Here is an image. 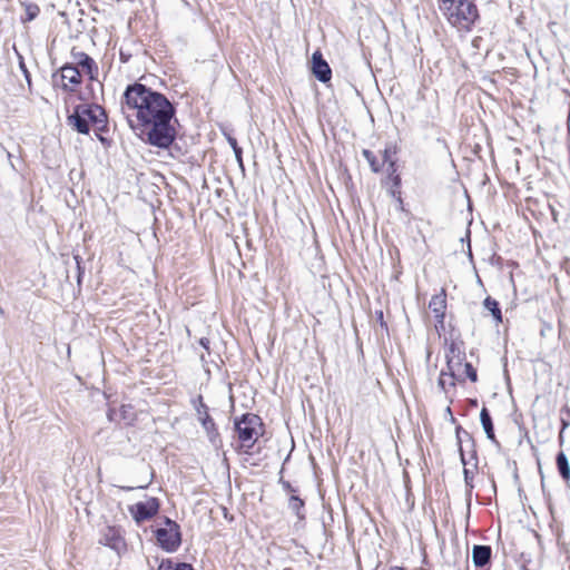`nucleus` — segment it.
Returning a JSON list of instances; mask_svg holds the SVG:
<instances>
[{
  "label": "nucleus",
  "instance_id": "1",
  "mask_svg": "<svg viewBox=\"0 0 570 570\" xmlns=\"http://www.w3.org/2000/svg\"><path fill=\"white\" fill-rule=\"evenodd\" d=\"M122 110L130 127L149 144L167 148L174 141L175 108L163 94L141 83L129 86L124 94Z\"/></svg>",
  "mask_w": 570,
  "mask_h": 570
},
{
  "label": "nucleus",
  "instance_id": "2",
  "mask_svg": "<svg viewBox=\"0 0 570 570\" xmlns=\"http://www.w3.org/2000/svg\"><path fill=\"white\" fill-rule=\"evenodd\" d=\"M439 8L448 22L460 31H470L479 19V10L471 0H441Z\"/></svg>",
  "mask_w": 570,
  "mask_h": 570
},
{
  "label": "nucleus",
  "instance_id": "3",
  "mask_svg": "<svg viewBox=\"0 0 570 570\" xmlns=\"http://www.w3.org/2000/svg\"><path fill=\"white\" fill-rule=\"evenodd\" d=\"M106 124L105 110L98 105H81L68 117V125L80 134H88L95 126L101 129Z\"/></svg>",
  "mask_w": 570,
  "mask_h": 570
},
{
  "label": "nucleus",
  "instance_id": "4",
  "mask_svg": "<svg viewBox=\"0 0 570 570\" xmlns=\"http://www.w3.org/2000/svg\"><path fill=\"white\" fill-rule=\"evenodd\" d=\"M235 430L242 448L247 452L263 434V423L256 414H244L235 421Z\"/></svg>",
  "mask_w": 570,
  "mask_h": 570
},
{
  "label": "nucleus",
  "instance_id": "5",
  "mask_svg": "<svg viewBox=\"0 0 570 570\" xmlns=\"http://www.w3.org/2000/svg\"><path fill=\"white\" fill-rule=\"evenodd\" d=\"M53 85L62 88L65 91L75 92L81 83V73L77 67L65 65L58 73L52 77Z\"/></svg>",
  "mask_w": 570,
  "mask_h": 570
},
{
  "label": "nucleus",
  "instance_id": "6",
  "mask_svg": "<svg viewBox=\"0 0 570 570\" xmlns=\"http://www.w3.org/2000/svg\"><path fill=\"white\" fill-rule=\"evenodd\" d=\"M157 541L166 551H175L180 544V533L178 525L170 521H166V527L156 531Z\"/></svg>",
  "mask_w": 570,
  "mask_h": 570
},
{
  "label": "nucleus",
  "instance_id": "7",
  "mask_svg": "<svg viewBox=\"0 0 570 570\" xmlns=\"http://www.w3.org/2000/svg\"><path fill=\"white\" fill-rule=\"evenodd\" d=\"M130 515L137 523L150 520L159 510V502L156 498H147L136 502L128 508Z\"/></svg>",
  "mask_w": 570,
  "mask_h": 570
},
{
  "label": "nucleus",
  "instance_id": "8",
  "mask_svg": "<svg viewBox=\"0 0 570 570\" xmlns=\"http://www.w3.org/2000/svg\"><path fill=\"white\" fill-rule=\"evenodd\" d=\"M100 543L114 549L118 553L125 549V541L119 529L107 527L100 538Z\"/></svg>",
  "mask_w": 570,
  "mask_h": 570
},
{
  "label": "nucleus",
  "instance_id": "9",
  "mask_svg": "<svg viewBox=\"0 0 570 570\" xmlns=\"http://www.w3.org/2000/svg\"><path fill=\"white\" fill-rule=\"evenodd\" d=\"M312 71L313 75L322 82L331 80L332 70L328 63L323 59L320 51H315L312 56Z\"/></svg>",
  "mask_w": 570,
  "mask_h": 570
},
{
  "label": "nucleus",
  "instance_id": "10",
  "mask_svg": "<svg viewBox=\"0 0 570 570\" xmlns=\"http://www.w3.org/2000/svg\"><path fill=\"white\" fill-rule=\"evenodd\" d=\"M75 62L82 68L90 80H98L99 69L95 60L85 52L76 53Z\"/></svg>",
  "mask_w": 570,
  "mask_h": 570
},
{
  "label": "nucleus",
  "instance_id": "11",
  "mask_svg": "<svg viewBox=\"0 0 570 570\" xmlns=\"http://www.w3.org/2000/svg\"><path fill=\"white\" fill-rule=\"evenodd\" d=\"M429 307L433 312L434 316L439 320V322L442 323L446 308V294L444 289L432 296L429 303Z\"/></svg>",
  "mask_w": 570,
  "mask_h": 570
},
{
  "label": "nucleus",
  "instance_id": "12",
  "mask_svg": "<svg viewBox=\"0 0 570 570\" xmlns=\"http://www.w3.org/2000/svg\"><path fill=\"white\" fill-rule=\"evenodd\" d=\"M491 558V548L489 546H474L472 560L476 567L485 566Z\"/></svg>",
  "mask_w": 570,
  "mask_h": 570
},
{
  "label": "nucleus",
  "instance_id": "13",
  "mask_svg": "<svg viewBox=\"0 0 570 570\" xmlns=\"http://www.w3.org/2000/svg\"><path fill=\"white\" fill-rule=\"evenodd\" d=\"M558 471L564 481L570 480V464L564 452H559L556 459Z\"/></svg>",
  "mask_w": 570,
  "mask_h": 570
},
{
  "label": "nucleus",
  "instance_id": "14",
  "mask_svg": "<svg viewBox=\"0 0 570 570\" xmlns=\"http://www.w3.org/2000/svg\"><path fill=\"white\" fill-rule=\"evenodd\" d=\"M463 365L464 363H462V360L459 356L448 357L446 371L456 376L459 380H463Z\"/></svg>",
  "mask_w": 570,
  "mask_h": 570
},
{
  "label": "nucleus",
  "instance_id": "15",
  "mask_svg": "<svg viewBox=\"0 0 570 570\" xmlns=\"http://www.w3.org/2000/svg\"><path fill=\"white\" fill-rule=\"evenodd\" d=\"M480 420H481V424L483 426V430H484L488 439L495 442V435H494L492 420H491L490 414L485 407H483L481 410Z\"/></svg>",
  "mask_w": 570,
  "mask_h": 570
},
{
  "label": "nucleus",
  "instance_id": "16",
  "mask_svg": "<svg viewBox=\"0 0 570 570\" xmlns=\"http://www.w3.org/2000/svg\"><path fill=\"white\" fill-rule=\"evenodd\" d=\"M456 380L459 379L453 374L449 373L448 371H442L438 384L443 392H448L449 389L455 386Z\"/></svg>",
  "mask_w": 570,
  "mask_h": 570
},
{
  "label": "nucleus",
  "instance_id": "17",
  "mask_svg": "<svg viewBox=\"0 0 570 570\" xmlns=\"http://www.w3.org/2000/svg\"><path fill=\"white\" fill-rule=\"evenodd\" d=\"M483 305L488 311H490V313L492 314V316L497 323L502 322V313H501V309L499 308V304L495 299H493L491 297H487L483 302Z\"/></svg>",
  "mask_w": 570,
  "mask_h": 570
},
{
  "label": "nucleus",
  "instance_id": "18",
  "mask_svg": "<svg viewBox=\"0 0 570 570\" xmlns=\"http://www.w3.org/2000/svg\"><path fill=\"white\" fill-rule=\"evenodd\" d=\"M303 507V500L296 494H292L288 500V508L298 517V519H304V514L302 513Z\"/></svg>",
  "mask_w": 570,
  "mask_h": 570
},
{
  "label": "nucleus",
  "instance_id": "19",
  "mask_svg": "<svg viewBox=\"0 0 570 570\" xmlns=\"http://www.w3.org/2000/svg\"><path fill=\"white\" fill-rule=\"evenodd\" d=\"M387 163V171L393 175L396 171L395 160L392 157V151L390 148H386L383 154V164Z\"/></svg>",
  "mask_w": 570,
  "mask_h": 570
},
{
  "label": "nucleus",
  "instance_id": "20",
  "mask_svg": "<svg viewBox=\"0 0 570 570\" xmlns=\"http://www.w3.org/2000/svg\"><path fill=\"white\" fill-rule=\"evenodd\" d=\"M363 156L368 161V164L374 173H379L381 170V165L377 161L376 157L373 155V153L365 149V150H363Z\"/></svg>",
  "mask_w": 570,
  "mask_h": 570
},
{
  "label": "nucleus",
  "instance_id": "21",
  "mask_svg": "<svg viewBox=\"0 0 570 570\" xmlns=\"http://www.w3.org/2000/svg\"><path fill=\"white\" fill-rule=\"evenodd\" d=\"M463 374H465L472 382H476L478 380V375H476V371L473 368L472 364L471 363H464L463 365V370H462Z\"/></svg>",
  "mask_w": 570,
  "mask_h": 570
},
{
  "label": "nucleus",
  "instance_id": "22",
  "mask_svg": "<svg viewBox=\"0 0 570 570\" xmlns=\"http://www.w3.org/2000/svg\"><path fill=\"white\" fill-rule=\"evenodd\" d=\"M202 420V423L204 425V428L208 431L210 428L214 426V422L213 420L210 419V416L208 415V413L205 411L204 412V416L200 417Z\"/></svg>",
  "mask_w": 570,
  "mask_h": 570
},
{
  "label": "nucleus",
  "instance_id": "23",
  "mask_svg": "<svg viewBox=\"0 0 570 570\" xmlns=\"http://www.w3.org/2000/svg\"><path fill=\"white\" fill-rule=\"evenodd\" d=\"M19 67H20L21 71L23 72L28 83L30 85L31 80H30L29 71H28L21 56H19Z\"/></svg>",
  "mask_w": 570,
  "mask_h": 570
},
{
  "label": "nucleus",
  "instance_id": "24",
  "mask_svg": "<svg viewBox=\"0 0 570 570\" xmlns=\"http://www.w3.org/2000/svg\"><path fill=\"white\" fill-rule=\"evenodd\" d=\"M158 570H174V563L171 561H163L159 564Z\"/></svg>",
  "mask_w": 570,
  "mask_h": 570
},
{
  "label": "nucleus",
  "instance_id": "25",
  "mask_svg": "<svg viewBox=\"0 0 570 570\" xmlns=\"http://www.w3.org/2000/svg\"><path fill=\"white\" fill-rule=\"evenodd\" d=\"M174 570H193V568L188 563H177L174 564Z\"/></svg>",
  "mask_w": 570,
  "mask_h": 570
},
{
  "label": "nucleus",
  "instance_id": "26",
  "mask_svg": "<svg viewBox=\"0 0 570 570\" xmlns=\"http://www.w3.org/2000/svg\"><path fill=\"white\" fill-rule=\"evenodd\" d=\"M471 479H472V476L470 475V471L468 469H464V481H465L466 485L470 488H472Z\"/></svg>",
  "mask_w": 570,
  "mask_h": 570
},
{
  "label": "nucleus",
  "instance_id": "27",
  "mask_svg": "<svg viewBox=\"0 0 570 570\" xmlns=\"http://www.w3.org/2000/svg\"><path fill=\"white\" fill-rule=\"evenodd\" d=\"M227 140H228L230 147L233 148V150L239 148L238 145H237V141H236V139L234 137L228 136Z\"/></svg>",
  "mask_w": 570,
  "mask_h": 570
},
{
  "label": "nucleus",
  "instance_id": "28",
  "mask_svg": "<svg viewBox=\"0 0 570 570\" xmlns=\"http://www.w3.org/2000/svg\"><path fill=\"white\" fill-rule=\"evenodd\" d=\"M234 154H235V157H236L237 161H238V163H239V165L242 166V164H243V159H242V149H240V147H239V148H237V149H235V150H234Z\"/></svg>",
  "mask_w": 570,
  "mask_h": 570
},
{
  "label": "nucleus",
  "instance_id": "29",
  "mask_svg": "<svg viewBox=\"0 0 570 570\" xmlns=\"http://www.w3.org/2000/svg\"><path fill=\"white\" fill-rule=\"evenodd\" d=\"M568 426V423L563 422V425H562V430L560 431L559 433V441H560V444L563 443V431L564 429Z\"/></svg>",
  "mask_w": 570,
  "mask_h": 570
},
{
  "label": "nucleus",
  "instance_id": "30",
  "mask_svg": "<svg viewBox=\"0 0 570 570\" xmlns=\"http://www.w3.org/2000/svg\"><path fill=\"white\" fill-rule=\"evenodd\" d=\"M208 343L209 341L207 338H202L200 340V344L205 347V348H208Z\"/></svg>",
  "mask_w": 570,
  "mask_h": 570
},
{
  "label": "nucleus",
  "instance_id": "31",
  "mask_svg": "<svg viewBox=\"0 0 570 570\" xmlns=\"http://www.w3.org/2000/svg\"><path fill=\"white\" fill-rule=\"evenodd\" d=\"M204 409H205V405H203V404L200 405V407H199V409H197V412H198V414H199V417L204 416V413H203V412H205V411H204Z\"/></svg>",
  "mask_w": 570,
  "mask_h": 570
},
{
  "label": "nucleus",
  "instance_id": "32",
  "mask_svg": "<svg viewBox=\"0 0 570 570\" xmlns=\"http://www.w3.org/2000/svg\"><path fill=\"white\" fill-rule=\"evenodd\" d=\"M446 414H449V415H450V417H451V420H452V421L454 420V417H453V415H452V412H451V409H450L449 406L446 407Z\"/></svg>",
  "mask_w": 570,
  "mask_h": 570
},
{
  "label": "nucleus",
  "instance_id": "33",
  "mask_svg": "<svg viewBox=\"0 0 570 570\" xmlns=\"http://www.w3.org/2000/svg\"><path fill=\"white\" fill-rule=\"evenodd\" d=\"M399 183H400V177L396 175V176L394 177V184H395V185H399Z\"/></svg>",
  "mask_w": 570,
  "mask_h": 570
},
{
  "label": "nucleus",
  "instance_id": "34",
  "mask_svg": "<svg viewBox=\"0 0 570 570\" xmlns=\"http://www.w3.org/2000/svg\"><path fill=\"white\" fill-rule=\"evenodd\" d=\"M391 570H403V569L395 567V568H392Z\"/></svg>",
  "mask_w": 570,
  "mask_h": 570
}]
</instances>
